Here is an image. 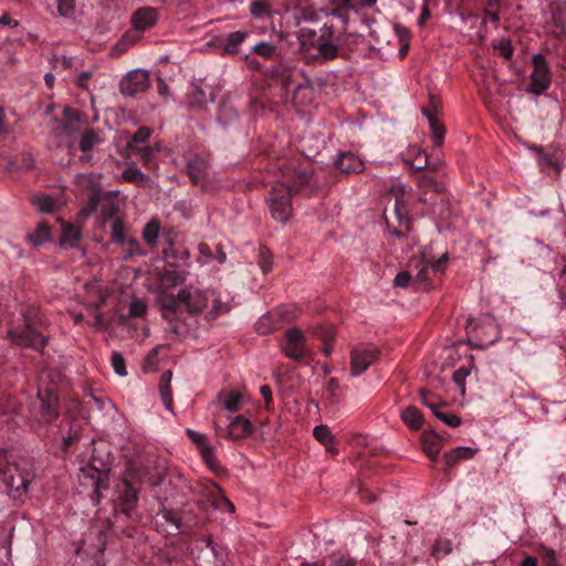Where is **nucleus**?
Wrapping results in <instances>:
<instances>
[{"label": "nucleus", "mask_w": 566, "mask_h": 566, "mask_svg": "<svg viewBox=\"0 0 566 566\" xmlns=\"http://www.w3.org/2000/svg\"><path fill=\"white\" fill-rule=\"evenodd\" d=\"M166 282L176 285L178 277L168 272L165 273L156 294V303L163 312V317L167 321H174L182 310L190 315L205 313L206 317L214 318L231 308L228 295L221 292L185 289L175 295L165 287Z\"/></svg>", "instance_id": "f257e3e1"}, {"label": "nucleus", "mask_w": 566, "mask_h": 566, "mask_svg": "<svg viewBox=\"0 0 566 566\" xmlns=\"http://www.w3.org/2000/svg\"><path fill=\"white\" fill-rule=\"evenodd\" d=\"M34 478L30 459L0 449V480L13 496L25 493Z\"/></svg>", "instance_id": "f03ea898"}, {"label": "nucleus", "mask_w": 566, "mask_h": 566, "mask_svg": "<svg viewBox=\"0 0 566 566\" xmlns=\"http://www.w3.org/2000/svg\"><path fill=\"white\" fill-rule=\"evenodd\" d=\"M310 175L305 171L297 174L292 185L276 184L272 187L268 199L271 216L277 222H286L292 216V193L298 191L308 182Z\"/></svg>", "instance_id": "7ed1b4c3"}, {"label": "nucleus", "mask_w": 566, "mask_h": 566, "mask_svg": "<svg viewBox=\"0 0 566 566\" xmlns=\"http://www.w3.org/2000/svg\"><path fill=\"white\" fill-rule=\"evenodd\" d=\"M358 15V4L353 0H325V4L315 11L307 12L305 20L317 22L322 17L336 18L343 25Z\"/></svg>", "instance_id": "20e7f679"}, {"label": "nucleus", "mask_w": 566, "mask_h": 566, "mask_svg": "<svg viewBox=\"0 0 566 566\" xmlns=\"http://www.w3.org/2000/svg\"><path fill=\"white\" fill-rule=\"evenodd\" d=\"M38 400L34 402L32 412L35 420L42 424L50 423L57 415V394L56 387H43L42 385L38 388L36 394Z\"/></svg>", "instance_id": "39448f33"}, {"label": "nucleus", "mask_w": 566, "mask_h": 566, "mask_svg": "<svg viewBox=\"0 0 566 566\" xmlns=\"http://www.w3.org/2000/svg\"><path fill=\"white\" fill-rule=\"evenodd\" d=\"M283 355L292 360H302L311 354V349L306 345L305 334L296 328H289L280 343Z\"/></svg>", "instance_id": "423d86ee"}, {"label": "nucleus", "mask_w": 566, "mask_h": 566, "mask_svg": "<svg viewBox=\"0 0 566 566\" xmlns=\"http://www.w3.org/2000/svg\"><path fill=\"white\" fill-rule=\"evenodd\" d=\"M379 358V350L373 344H359L350 353V375L358 377Z\"/></svg>", "instance_id": "0eeeda50"}, {"label": "nucleus", "mask_w": 566, "mask_h": 566, "mask_svg": "<svg viewBox=\"0 0 566 566\" xmlns=\"http://www.w3.org/2000/svg\"><path fill=\"white\" fill-rule=\"evenodd\" d=\"M533 71L531 73V82L527 92L534 95L544 93L551 84V74L548 65L542 54H535L532 59Z\"/></svg>", "instance_id": "6e6552de"}, {"label": "nucleus", "mask_w": 566, "mask_h": 566, "mask_svg": "<svg viewBox=\"0 0 566 566\" xmlns=\"http://www.w3.org/2000/svg\"><path fill=\"white\" fill-rule=\"evenodd\" d=\"M277 81L287 93L310 88V78L296 66H282L277 71Z\"/></svg>", "instance_id": "1a4fd4ad"}, {"label": "nucleus", "mask_w": 566, "mask_h": 566, "mask_svg": "<svg viewBox=\"0 0 566 566\" xmlns=\"http://www.w3.org/2000/svg\"><path fill=\"white\" fill-rule=\"evenodd\" d=\"M120 92L127 96L145 92L149 87V75L147 71L137 69L129 71L120 81Z\"/></svg>", "instance_id": "9d476101"}, {"label": "nucleus", "mask_w": 566, "mask_h": 566, "mask_svg": "<svg viewBox=\"0 0 566 566\" xmlns=\"http://www.w3.org/2000/svg\"><path fill=\"white\" fill-rule=\"evenodd\" d=\"M31 318H27V325L23 329H10V337L19 345L42 350L46 345V339L41 336L30 324Z\"/></svg>", "instance_id": "9b49d317"}, {"label": "nucleus", "mask_w": 566, "mask_h": 566, "mask_svg": "<svg viewBox=\"0 0 566 566\" xmlns=\"http://www.w3.org/2000/svg\"><path fill=\"white\" fill-rule=\"evenodd\" d=\"M118 488V506L123 513H128L137 502V490L126 479L122 481Z\"/></svg>", "instance_id": "f8f14e48"}, {"label": "nucleus", "mask_w": 566, "mask_h": 566, "mask_svg": "<svg viewBox=\"0 0 566 566\" xmlns=\"http://www.w3.org/2000/svg\"><path fill=\"white\" fill-rule=\"evenodd\" d=\"M252 432L253 426L250 420L242 416H237L231 419L228 426L227 437L232 440H240L250 436Z\"/></svg>", "instance_id": "ddd939ff"}, {"label": "nucleus", "mask_w": 566, "mask_h": 566, "mask_svg": "<svg viewBox=\"0 0 566 566\" xmlns=\"http://www.w3.org/2000/svg\"><path fill=\"white\" fill-rule=\"evenodd\" d=\"M157 10L154 8H140L132 17V23L134 29L138 31H145L150 29L157 21Z\"/></svg>", "instance_id": "4468645a"}, {"label": "nucleus", "mask_w": 566, "mask_h": 566, "mask_svg": "<svg viewBox=\"0 0 566 566\" xmlns=\"http://www.w3.org/2000/svg\"><path fill=\"white\" fill-rule=\"evenodd\" d=\"M335 166L346 174L360 172L364 168L363 160L353 153H342L335 160Z\"/></svg>", "instance_id": "2eb2a0df"}, {"label": "nucleus", "mask_w": 566, "mask_h": 566, "mask_svg": "<svg viewBox=\"0 0 566 566\" xmlns=\"http://www.w3.org/2000/svg\"><path fill=\"white\" fill-rule=\"evenodd\" d=\"M84 475L88 476L92 481V486L96 493V503L99 501L102 489L106 488L107 471L98 469L92 463L88 468L82 469Z\"/></svg>", "instance_id": "dca6fc26"}, {"label": "nucleus", "mask_w": 566, "mask_h": 566, "mask_svg": "<svg viewBox=\"0 0 566 566\" xmlns=\"http://www.w3.org/2000/svg\"><path fill=\"white\" fill-rule=\"evenodd\" d=\"M130 149L134 154L139 156V159L147 169L156 170L158 168V163L155 159V154L160 150L159 145L144 147L130 146Z\"/></svg>", "instance_id": "f3484780"}, {"label": "nucleus", "mask_w": 566, "mask_h": 566, "mask_svg": "<svg viewBox=\"0 0 566 566\" xmlns=\"http://www.w3.org/2000/svg\"><path fill=\"white\" fill-rule=\"evenodd\" d=\"M189 176L197 185H203L209 175V165L205 159L193 158L188 164Z\"/></svg>", "instance_id": "a211bd4d"}, {"label": "nucleus", "mask_w": 566, "mask_h": 566, "mask_svg": "<svg viewBox=\"0 0 566 566\" xmlns=\"http://www.w3.org/2000/svg\"><path fill=\"white\" fill-rule=\"evenodd\" d=\"M61 229L60 244L63 247H74L82 237L81 228L75 224L62 222Z\"/></svg>", "instance_id": "6ab92c4d"}, {"label": "nucleus", "mask_w": 566, "mask_h": 566, "mask_svg": "<svg viewBox=\"0 0 566 566\" xmlns=\"http://www.w3.org/2000/svg\"><path fill=\"white\" fill-rule=\"evenodd\" d=\"M300 308L295 304L282 305L271 311L273 317L280 322V326L295 319L300 314Z\"/></svg>", "instance_id": "aec40b11"}, {"label": "nucleus", "mask_w": 566, "mask_h": 566, "mask_svg": "<svg viewBox=\"0 0 566 566\" xmlns=\"http://www.w3.org/2000/svg\"><path fill=\"white\" fill-rule=\"evenodd\" d=\"M475 451L470 447H458L444 454V460L448 467L455 465L461 460L471 459Z\"/></svg>", "instance_id": "412c9836"}, {"label": "nucleus", "mask_w": 566, "mask_h": 566, "mask_svg": "<svg viewBox=\"0 0 566 566\" xmlns=\"http://www.w3.org/2000/svg\"><path fill=\"white\" fill-rule=\"evenodd\" d=\"M423 115L427 117L429 122V126L433 136V143L437 147L441 146L444 138V127L443 125L438 120L436 115L431 113L428 109L423 111Z\"/></svg>", "instance_id": "4be33fe9"}, {"label": "nucleus", "mask_w": 566, "mask_h": 566, "mask_svg": "<svg viewBox=\"0 0 566 566\" xmlns=\"http://www.w3.org/2000/svg\"><path fill=\"white\" fill-rule=\"evenodd\" d=\"M318 55L324 60H331L337 56L339 51L338 40L318 39Z\"/></svg>", "instance_id": "5701e85b"}, {"label": "nucleus", "mask_w": 566, "mask_h": 566, "mask_svg": "<svg viewBox=\"0 0 566 566\" xmlns=\"http://www.w3.org/2000/svg\"><path fill=\"white\" fill-rule=\"evenodd\" d=\"M171 371L168 370L161 375L159 391L163 403L168 411H172V395L170 390Z\"/></svg>", "instance_id": "b1692460"}, {"label": "nucleus", "mask_w": 566, "mask_h": 566, "mask_svg": "<svg viewBox=\"0 0 566 566\" xmlns=\"http://www.w3.org/2000/svg\"><path fill=\"white\" fill-rule=\"evenodd\" d=\"M314 437L326 448L328 452H335V440L327 426L319 424L313 430Z\"/></svg>", "instance_id": "393cba45"}, {"label": "nucleus", "mask_w": 566, "mask_h": 566, "mask_svg": "<svg viewBox=\"0 0 566 566\" xmlns=\"http://www.w3.org/2000/svg\"><path fill=\"white\" fill-rule=\"evenodd\" d=\"M122 179L128 182H135L138 185L144 184L148 180V176L142 171L136 164L130 163L122 172Z\"/></svg>", "instance_id": "a878e982"}, {"label": "nucleus", "mask_w": 566, "mask_h": 566, "mask_svg": "<svg viewBox=\"0 0 566 566\" xmlns=\"http://www.w3.org/2000/svg\"><path fill=\"white\" fill-rule=\"evenodd\" d=\"M441 440L433 434H424L422 437V450L431 459H436L440 453Z\"/></svg>", "instance_id": "bb28decb"}, {"label": "nucleus", "mask_w": 566, "mask_h": 566, "mask_svg": "<svg viewBox=\"0 0 566 566\" xmlns=\"http://www.w3.org/2000/svg\"><path fill=\"white\" fill-rule=\"evenodd\" d=\"M27 239L34 247L44 244L51 239L49 226L45 223H40L32 233L28 234Z\"/></svg>", "instance_id": "cd10ccee"}, {"label": "nucleus", "mask_w": 566, "mask_h": 566, "mask_svg": "<svg viewBox=\"0 0 566 566\" xmlns=\"http://www.w3.org/2000/svg\"><path fill=\"white\" fill-rule=\"evenodd\" d=\"M279 327H281L280 322L276 321V317H273L271 312L261 316L255 323L256 332L262 335L270 334Z\"/></svg>", "instance_id": "c85d7f7f"}, {"label": "nucleus", "mask_w": 566, "mask_h": 566, "mask_svg": "<svg viewBox=\"0 0 566 566\" xmlns=\"http://www.w3.org/2000/svg\"><path fill=\"white\" fill-rule=\"evenodd\" d=\"M401 419L411 429H419L423 421L421 412L416 407L403 409L401 411Z\"/></svg>", "instance_id": "c756f323"}, {"label": "nucleus", "mask_w": 566, "mask_h": 566, "mask_svg": "<svg viewBox=\"0 0 566 566\" xmlns=\"http://www.w3.org/2000/svg\"><path fill=\"white\" fill-rule=\"evenodd\" d=\"M250 13L255 19L265 20L272 17V9L265 0H254L250 4Z\"/></svg>", "instance_id": "7c9ffc66"}, {"label": "nucleus", "mask_w": 566, "mask_h": 566, "mask_svg": "<svg viewBox=\"0 0 566 566\" xmlns=\"http://www.w3.org/2000/svg\"><path fill=\"white\" fill-rule=\"evenodd\" d=\"M248 33L244 31H234L228 34L223 45L224 51L235 54L239 51L240 44L247 39Z\"/></svg>", "instance_id": "2f4dec72"}, {"label": "nucleus", "mask_w": 566, "mask_h": 566, "mask_svg": "<svg viewBox=\"0 0 566 566\" xmlns=\"http://www.w3.org/2000/svg\"><path fill=\"white\" fill-rule=\"evenodd\" d=\"M200 455L208 468L214 472H220V465L216 459L213 447L208 442L199 449Z\"/></svg>", "instance_id": "473e14b6"}, {"label": "nucleus", "mask_w": 566, "mask_h": 566, "mask_svg": "<svg viewBox=\"0 0 566 566\" xmlns=\"http://www.w3.org/2000/svg\"><path fill=\"white\" fill-rule=\"evenodd\" d=\"M313 333L323 339L324 346L322 350L326 356H329L333 352V344L331 343V338L334 334L333 327H317L313 331Z\"/></svg>", "instance_id": "72a5a7b5"}, {"label": "nucleus", "mask_w": 566, "mask_h": 566, "mask_svg": "<svg viewBox=\"0 0 566 566\" xmlns=\"http://www.w3.org/2000/svg\"><path fill=\"white\" fill-rule=\"evenodd\" d=\"M32 202L39 211L44 213L54 211L56 207V201L48 195L35 196Z\"/></svg>", "instance_id": "f704fd0d"}, {"label": "nucleus", "mask_w": 566, "mask_h": 566, "mask_svg": "<svg viewBox=\"0 0 566 566\" xmlns=\"http://www.w3.org/2000/svg\"><path fill=\"white\" fill-rule=\"evenodd\" d=\"M111 229H112L113 242L118 243V244H124L126 242V238H127L125 235L126 227H125L124 222L120 219L116 218L112 221Z\"/></svg>", "instance_id": "c9c22d12"}, {"label": "nucleus", "mask_w": 566, "mask_h": 566, "mask_svg": "<svg viewBox=\"0 0 566 566\" xmlns=\"http://www.w3.org/2000/svg\"><path fill=\"white\" fill-rule=\"evenodd\" d=\"M145 241L151 247L156 245L159 237V224L156 221L148 222L143 231Z\"/></svg>", "instance_id": "e433bc0d"}, {"label": "nucleus", "mask_w": 566, "mask_h": 566, "mask_svg": "<svg viewBox=\"0 0 566 566\" xmlns=\"http://www.w3.org/2000/svg\"><path fill=\"white\" fill-rule=\"evenodd\" d=\"M101 143V138L98 134L93 130L85 132L80 139V149L82 151H87L92 149L95 145Z\"/></svg>", "instance_id": "4c0bfd02"}, {"label": "nucleus", "mask_w": 566, "mask_h": 566, "mask_svg": "<svg viewBox=\"0 0 566 566\" xmlns=\"http://www.w3.org/2000/svg\"><path fill=\"white\" fill-rule=\"evenodd\" d=\"M242 402V395L239 391H232L226 398L223 406L229 412H237L240 410Z\"/></svg>", "instance_id": "58836bf2"}, {"label": "nucleus", "mask_w": 566, "mask_h": 566, "mask_svg": "<svg viewBox=\"0 0 566 566\" xmlns=\"http://www.w3.org/2000/svg\"><path fill=\"white\" fill-rule=\"evenodd\" d=\"M331 566H371L369 563L365 560H357L349 556H339L335 557Z\"/></svg>", "instance_id": "ea45409f"}, {"label": "nucleus", "mask_w": 566, "mask_h": 566, "mask_svg": "<svg viewBox=\"0 0 566 566\" xmlns=\"http://www.w3.org/2000/svg\"><path fill=\"white\" fill-rule=\"evenodd\" d=\"M325 396L332 401L336 402L339 399V384L336 378H331L326 385Z\"/></svg>", "instance_id": "a19ab883"}, {"label": "nucleus", "mask_w": 566, "mask_h": 566, "mask_svg": "<svg viewBox=\"0 0 566 566\" xmlns=\"http://www.w3.org/2000/svg\"><path fill=\"white\" fill-rule=\"evenodd\" d=\"M147 312V305L142 300H134L129 304L128 315L130 317H143Z\"/></svg>", "instance_id": "79ce46f5"}, {"label": "nucleus", "mask_w": 566, "mask_h": 566, "mask_svg": "<svg viewBox=\"0 0 566 566\" xmlns=\"http://www.w3.org/2000/svg\"><path fill=\"white\" fill-rule=\"evenodd\" d=\"M439 420L451 428H457L461 423V419L453 413H444L440 411V408L433 413Z\"/></svg>", "instance_id": "37998d69"}, {"label": "nucleus", "mask_w": 566, "mask_h": 566, "mask_svg": "<svg viewBox=\"0 0 566 566\" xmlns=\"http://www.w3.org/2000/svg\"><path fill=\"white\" fill-rule=\"evenodd\" d=\"M405 191H406V186L401 182L394 184L389 188V193L395 196V199H396V202H395L396 211H399V206L403 205L402 198H403ZM397 213L399 214V212H397Z\"/></svg>", "instance_id": "c03bdc74"}, {"label": "nucleus", "mask_w": 566, "mask_h": 566, "mask_svg": "<svg viewBox=\"0 0 566 566\" xmlns=\"http://www.w3.org/2000/svg\"><path fill=\"white\" fill-rule=\"evenodd\" d=\"M112 366L118 376L123 377L127 375L125 359L122 354L117 352L112 354Z\"/></svg>", "instance_id": "a18cd8bd"}, {"label": "nucleus", "mask_w": 566, "mask_h": 566, "mask_svg": "<svg viewBox=\"0 0 566 566\" xmlns=\"http://www.w3.org/2000/svg\"><path fill=\"white\" fill-rule=\"evenodd\" d=\"M252 50L255 54L263 57H270L275 53V46L265 41L256 43Z\"/></svg>", "instance_id": "49530a36"}, {"label": "nucleus", "mask_w": 566, "mask_h": 566, "mask_svg": "<svg viewBox=\"0 0 566 566\" xmlns=\"http://www.w3.org/2000/svg\"><path fill=\"white\" fill-rule=\"evenodd\" d=\"M420 400L433 413L441 407V403L432 399V395L426 390H420Z\"/></svg>", "instance_id": "de8ad7c7"}, {"label": "nucleus", "mask_w": 566, "mask_h": 566, "mask_svg": "<svg viewBox=\"0 0 566 566\" xmlns=\"http://www.w3.org/2000/svg\"><path fill=\"white\" fill-rule=\"evenodd\" d=\"M150 137V129L143 126L137 129V132L132 136L130 142L128 143L129 147L132 144H143L146 143Z\"/></svg>", "instance_id": "09e8293b"}, {"label": "nucleus", "mask_w": 566, "mask_h": 566, "mask_svg": "<svg viewBox=\"0 0 566 566\" xmlns=\"http://www.w3.org/2000/svg\"><path fill=\"white\" fill-rule=\"evenodd\" d=\"M74 8V0H57V11L61 17H71Z\"/></svg>", "instance_id": "8fccbe9b"}, {"label": "nucleus", "mask_w": 566, "mask_h": 566, "mask_svg": "<svg viewBox=\"0 0 566 566\" xmlns=\"http://www.w3.org/2000/svg\"><path fill=\"white\" fill-rule=\"evenodd\" d=\"M80 427L81 424L78 422L71 423L70 432L63 437L65 446H70L78 439Z\"/></svg>", "instance_id": "3c124183"}, {"label": "nucleus", "mask_w": 566, "mask_h": 566, "mask_svg": "<svg viewBox=\"0 0 566 566\" xmlns=\"http://www.w3.org/2000/svg\"><path fill=\"white\" fill-rule=\"evenodd\" d=\"M86 290L88 292H95L96 293V297H97V303L98 304H102L104 303L105 298H106V293L104 290H102L101 285L96 282H93V283H88L85 285Z\"/></svg>", "instance_id": "603ef678"}, {"label": "nucleus", "mask_w": 566, "mask_h": 566, "mask_svg": "<svg viewBox=\"0 0 566 566\" xmlns=\"http://www.w3.org/2000/svg\"><path fill=\"white\" fill-rule=\"evenodd\" d=\"M187 434L189 436L191 441L197 444L198 449H200L203 444L208 443L206 436L203 433H200L192 429H187Z\"/></svg>", "instance_id": "864d4df0"}, {"label": "nucleus", "mask_w": 566, "mask_h": 566, "mask_svg": "<svg viewBox=\"0 0 566 566\" xmlns=\"http://www.w3.org/2000/svg\"><path fill=\"white\" fill-rule=\"evenodd\" d=\"M319 39L337 40V36L335 35L334 25L328 22H324V24L321 28Z\"/></svg>", "instance_id": "5fc2aeb1"}, {"label": "nucleus", "mask_w": 566, "mask_h": 566, "mask_svg": "<svg viewBox=\"0 0 566 566\" xmlns=\"http://www.w3.org/2000/svg\"><path fill=\"white\" fill-rule=\"evenodd\" d=\"M495 49L499 51L501 55L506 59H510L513 54L512 45L509 41H501Z\"/></svg>", "instance_id": "6e6d98bb"}, {"label": "nucleus", "mask_w": 566, "mask_h": 566, "mask_svg": "<svg viewBox=\"0 0 566 566\" xmlns=\"http://www.w3.org/2000/svg\"><path fill=\"white\" fill-rule=\"evenodd\" d=\"M411 275L409 272H400L396 275L394 284L399 287H407L409 285Z\"/></svg>", "instance_id": "4d7b16f0"}, {"label": "nucleus", "mask_w": 566, "mask_h": 566, "mask_svg": "<svg viewBox=\"0 0 566 566\" xmlns=\"http://www.w3.org/2000/svg\"><path fill=\"white\" fill-rule=\"evenodd\" d=\"M124 244H127V253L128 255H135L140 253L139 243L134 238H126V242Z\"/></svg>", "instance_id": "13d9d810"}, {"label": "nucleus", "mask_w": 566, "mask_h": 566, "mask_svg": "<svg viewBox=\"0 0 566 566\" xmlns=\"http://www.w3.org/2000/svg\"><path fill=\"white\" fill-rule=\"evenodd\" d=\"M260 394L264 399L266 409H269L272 403V390H271L270 386H268V385L261 386Z\"/></svg>", "instance_id": "bf43d9fd"}, {"label": "nucleus", "mask_w": 566, "mask_h": 566, "mask_svg": "<svg viewBox=\"0 0 566 566\" xmlns=\"http://www.w3.org/2000/svg\"><path fill=\"white\" fill-rule=\"evenodd\" d=\"M62 66L63 69H67L72 65V57H67L65 55L55 59L54 67Z\"/></svg>", "instance_id": "052dcab7"}, {"label": "nucleus", "mask_w": 566, "mask_h": 566, "mask_svg": "<svg viewBox=\"0 0 566 566\" xmlns=\"http://www.w3.org/2000/svg\"><path fill=\"white\" fill-rule=\"evenodd\" d=\"M485 23L486 22H492V23H496L499 21V14L497 12L493 11V10H486L485 13H484V20H483Z\"/></svg>", "instance_id": "680f3d73"}, {"label": "nucleus", "mask_w": 566, "mask_h": 566, "mask_svg": "<svg viewBox=\"0 0 566 566\" xmlns=\"http://www.w3.org/2000/svg\"><path fill=\"white\" fill-rule=\"evenodd\" d=\"M92 76V73L88 71L81 72L77 77V85L81 87H86V80H88Z\"/></svg>", "instance_id": "e2e57ef3"}, {"label": "nucleus", "mask_w": 566, "mask_h": 566, "mask_svg": "<svg viewBox=\"0 0 566 566\" xmlns=\"http://www.w3.org/2000/svg\"><path fill=\"white\" fill-rule=\"evenodd\" d=\"M448 261V254H443L437 262L433 263L432 269L436 272H440L443 269L444 263Z\"/></svg>", "instance_id": "0e129e2a"}, {"label": "nucleus", "mask_w": 566, "mask_h": 566, "mask_svg": "<svg viewBox=\"0 0 566 566\" xmlns=\"http://www.w3.org/2000/svg\"><path fill=\"white\" fill-rule=\"evenodd\" d=\"M427 273H428V269H427V266H424V265H423V266L418 271V273H417V275H416V282H417V283H420V284H421V283H424V282H426V280H427Z\"/></svg>", "instance_id": "69168bd1"}, {"label": "nucleus", "mask_w": 566, "mask_h": 566, "mask_svg": "<svg viewBox=\"0 0 566 566\" xmlns=\"http://www.w3.org/2000/svg\"><path fill=\"white\" fill-rule=\"evenodd\" d=\"M537 563L538 562L536 557L527 556L522 560L521 566H537Z\"/></svg>", "instance_id": "338daca9"}, {"label": "nucleus", "mask_w": 566, "mask_h": 566, "mask_svg": "<svg viewBox=\"0 0 566 566\" xmlns=\"http://www.w3.org/2000/svg\"><path fill=\"white\" fill-rule=\"evenodd\" d=\"M546 557L549 559L548 560V566H558V564L556 562V555H555V552L553 549H548L546 552Z\"/></svg>", "instance_id": "774afa93"}]
</instances>
